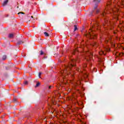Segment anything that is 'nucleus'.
<instances>
[{"mask_svg":"<svg viewBox=\"0 0 124 124\" xmlns=\"http://www.w3.org/2000/svg\"><path fill=\"white\" fill-rule=\"evenodd\" d=\"M111 4V2L107 3V6L105 10L102 13L101 16L102 17H105V15L106 14H109V13H111L112 15H113V17L116 20H119V15L120 14V6L118 5L115 6L113 9H111L109 10V5Z\"/></svg>","mask_w":124,"mask_h":124,"instance_id":"f257e3e1","label":"nucleus"},{"mask_svg":"<svg viewBox=\"0 0 124 124\" xmlns=\"http://www.w3.org/2000/svg\"><path fill=\"white\" fill-rule=\"evenodd\" d=\"M71 62L72 63L71 64L70 66L65 67V70H62L61 72V74L62 78L63 79V81H64V79L66 78V76H67L68 74H71V76H72V77L74 76V73L71 71V67L75 66V62H78V59H71Z\"/></svg>","mask_w":124,"mask_h":124,"instance_id":"f03ea898","label":"nucleus"},{"mask_svg":"<svg viewBox=\"0 0 124 124\" xmlns=\"http://www.w3.org/2000/svg\"><path fill=\"white\" fill-rule=\"evenodd\" d=\"M85 36H86V37H90L91 39H95L96 37H97V35L94 33L93 31L90 29L89 31V34H86Z\"/></svg>","mask_w":124,"mask_h":124,"instance_id":"7ed1b4c3","label":"nucleus"},{"mask_svg":"<svg viewBox=\"0 0 124 124\" xmlns=\"http://www.w3.org/2000/svg\"><path fill=\"white\" fill-rule=\"evenodd\" d=\"M68 83H70L74 87H77L78 85H80L81 84V82L80 81H75L74 80H67V83L68 84Z\"/></svg>","mask_w":124,"mask_h":124,"instance_id":"20e7f679","label":"nucleus"},{"mask_svg":"<svg viewBox=\"0 0 124 124\" xmlns=\"http://www.w3.org/2000/svg\"><path fill=\"white\" fill-rule=\"evenodd\" d=\"M86 54L87 55V57H86V60L87 61V62H90V61H92V58H93V53L88 51L86 52Z\"/></svg>","mask_w":124,"mask_h":124,"instance_id":"39448f33","label":"nucleus"},{"mask_svg":"<svg viewBox=\"0 0 124 124\" xmlns=\"http://www.w3.org/2000/svg\"><path fill=\"white\" fill-rule=\"evenodd\" d=\"M86 67H87V64H84L82 65V67H80V68H77L76 70H77V71H79V72H81L82 73H83V71L85 70V68H86Z\"/></svg>","mask_w":124,"mask_h":124,"instance_id":"423d86ee","label":"nucleus"},{"mask_svg":"<svg viewBox=\"0 0 124 124\" xmlns=\"http://www.w3.org/2000/svg\"><path fill=\"white\" fill-rule=\"evenodd\" d=\"M114 38L112 37V36L109 35L108 36V39L106 40V43H108V42H109V43L113 44L114 43Z\"/></svg>","mask_w":124,"mask_h":124,"instance_id":"0eeeda50","label":"nucleus"},{"mask_svg":"<svg viewBox=\"0 0 124 124\" xmlns=\"http://www.w3.org/2000/svg\"><path fill=\"white\" fill-rule=\"evenodd\" d=\"M105 22L106 25H107L108 26H109V27H111V28H110V30H113V25L111 21L105 20Z\"/></svg>","mask_w":124,"mask_h":124,"instance_id":"6e6552de","label":"nucleus"},{"mask_svg":"<svg viewBox=\"0 0 124 124\" xmlns=\"http://www.w3.org/2000/svg\"><path fill=\"white\" fill-rule=\"evenodd\" d=\"M99 55H106V52L101 50V51L99 52Z\"/></svg>","mask_w":124,"mask_h":124,"instance_id":"1a4fd4ad","label":"nucleus"},{"mask_svg":"<svg viewBox=\"0 0 124 124\" xmlns=\"http://www.w3.org/2000/svg\"><path fill=\"white\" fill-rule=\"evenodd\" d=\"M8 2V0H5L2 4L3 6H4L5 5H6L7 4V3Z\"/></svg>","mask_w":124,"mask_h":124,"instance_id":"9d476101","label":"nucleus"},{"mask_svg":"<svg viewBox=\"0 0 124 124\" xmlns=\"http://www.w3.org/2000/svg\"><path fill=\"white\" fill-rule=\"evenodd\" d=\"M51 104L53 105H55L56 104H55V99L53 98L51 100Z\"/></svg>","mask_w":124,"mask_h":124,"instance_id":"9b49d317","label":"nucleus"},{"mask_svg":"<svg viewBox=\"0 0 124 124\" xmlns=\"http://www.w3.org/2000/svg\"><path fill=\"white\" fill-rule=\"evenodd\" d=\"M121 7L122 8L124 7V1L122 0V2L121 3Z\"/></svg>","mask_w":124,"mask_h":124,"instance_id":"f8f14e48","label":"nucleus"},{"mask_svg":"<svg viewBox=\"0 0 124 124\" xmlns=\"http://www.w3.org/2000/svg\"><path fill=\"white\" fill-rule=\"evenodd\" d=\"M123 23H124V21H120V25H119V28H121L122 27V24H123Z\"/></svg>","mask_w":124,"mask_h":124,"instance_id":"ddd939ff","label":"nucleus"},{"mask_svg":"<svg viewBox=\"0 0 124 124\" xmlns=\"http://www.w3.org/2000/svg\"><path fill=\"white\" fill-rule=\"evenodd\" d=\"M40 85V82H38L36 84L35 87L36 88L37 87H39Z\"/></svg>","mask_w":124,"mask_h":124,"instance_id":"4468645a","label":"nucleus"},{"mask_svg":"<svg viewBox=\"0 0 124 124\" xmlns=\"http://www.w3.org/2000/svg\"><path fill=\"white\" fill-rule=\"evenodd\" d=\"M78 52V49L76 48L73 52V55H75V52Z\"/></svg>","mask_w":124,"mask_h":124,"instance_id":"2eb2a0df","label":"nucleus"},{"mask_svg":"<svg viewBox=\"0 0 124 124\" xmlns=\"http://www.w3.org/2000/svg\"><path fill=\"white\" fill-rule=\"evenodd\" d=\"M13 36H14L13 34H10L9 35V38H12L13 37Z\"/></svg>","mask_w":124,"mask_h":124,"instance_id":"dca6fc26","label":"nucleus"},{"mask_svg":"<svg viewBox=\"0 0 124 124\" xmlns=\"http://www.w3.org/2000/svg\"><path fill=\"white\" fill-rule=\"evenodd\" d=\"M78 30L77 25H74V31Z\"/></svg>","mask_w":124,"mask_h":124,"instance_id":"f3484780","label":"nucleus"},{"mask_svg":"<svg viewBox=\"0 0 124 124\" xmlns=\"http://www.w3.org/2000/svg\"><path fill=\"white\" fill-rule=\"evenodd\" d=\"M44 34H45V36H49V34L48 33H47L46 32H45Z\"/></svg>","mask_w":124,"mask_h":124,"instance_id":"a211bd4d","label":"nucleus"},{"mask_svg":"<svg viewBox=\"0 0 124 124\" xmlns=\"http://www.w3.org/2000/svg\"><path fill=\"white\" fill-rule=\"evenodd\" d=\"M2 60H3V61L6 60V55H4L2 57Z\"/></svg>","mask_w":124,"mask_h":124,"instance_id":"6ab92c4d","label":"nucleus"},{"mask_svg":"<svg viewBox=\"0 0 124 124\" xmlns=\"http://www.w3.org/2000/svg\"><path fill=\"white\" fill-rule=\"evenodd\" d=\"M100 0H94V1H95V2H100Z\"/></svg>","mask_w":124,"mask_h":124,"instance_id":"aec40b11","label":"nucleus"},{"mask_svg":"<svg viewBox=\"0 0 124 124\" xmlns=\"http://www.w3.org/2000/svg\"><path fill=\"white\" fill-rule=\"evenodd\" d=\"M40 55H44V52H43V51L41 50Z\"/></svg>","mask_w":124,"mask_h":124,"instance_id":"412c9836","label":"nucleus"},{"mask_svg":"<svg viewBox=\"0 0 124 124\" xmlns=\"http://www.w3.org/2000/svg\"><path fill=\"white\" fill-rule=\"evenodd\" d=\"M105 51H110V48H108V49H107V48H105Z\"/></svg>","mask_w":124,"mask_h":124,"instance_id":"4be33fe9","label":"nucleus"},{"mask_svg":"<svg viewBox=\"0 0 124 124\" xmlns=\"http://www.w3.org/2000/svg\"><path fill=\"white\" fill-rule=\"evenodd\" d=\"M28 81H24V85H28Z\"/></svg>","mask_w":124,"mask_h":124,"instance_id":"5701e85b","label":"nucleus"},{"mask_svg":"<svg viewBox=\"0 0 124 124\" xmlns=\"http://www.w3.org/2000/svg\"><path fill=\"white\" fill-rule=\"evenodd\" d=\"M68 109H71V106H67Z\"/></svg>","mask_w":124,"mask_h":124,"instance_id":"b1692460","label":"nucleus"},{"mask_svg":"<svg viewBox=\"0 0 124 124\" xmlns=\"http://www.w3.org/2000/svg\"><path fill=\"white\" fill-rule=\"evenodd\" d=\"M41 74H42L41 73V72H40V73H39V78H41L40 76H41Z\"/></svg>","mask_w":124,"mask_h":124,"instance_id":"393cba45","label":"nucleus"},{"mask_svg":"<svg viewBox=\"0 0 124 124\" xmlns=\"http://www.w3.org/2000/svg\"><path fill=\"white\" fill-rule=\"evenodd\" d=\"M99 12V10L98 9H96V13H98Z\"/></svg>","mask_w":124,"mask_h":124,"instance_id":"a878e982","label":"nucleus"},{"mask_svg":"<svg viewBox=\"0 0 124 124\" xmlns=\"http://www.w3.org/2000/svg\"><path fill=\"white\" fill-rule=\"evenodd\" d=\"M92 46H96V43H94V45H92Z\"/></svg>","mask_w":124,"mask_h":124,"instance_id":"bb28decb","label":"nucleus"},{"mask_svg":"<svg viewBox=\"0 0 124 124\" xmlns=\"http://www.w3.org/2000/svg\"><path fill=\"white\" fill-rule=\"evenodd\" d=\"M18 14H24V13L23 12H19Z\"/></svg>","mask_w":124,"mask_h":124,"instance_id":"cd10ccee","label":"nucleus"},{"mask_svg":"<svg viewBox=\"0 0 124 124\" xmlns=\"http://www.w3.org/2000/svg\"><path fill=\"white\" fill-rule=\"evenodd\" d=\"M113 32L114 34H116V33H117V31H114Z\"/></svg>","mask_w":124,"mask_h":124,"instance_id":"c85d7f7f","label":"nucleus"},{"mask_svg":"<svg viewBox=\"0 0 124 124\" xmlns=\"http://www.w3.org/2000/svg\"><path fill=\"white\" fill-rule=\"evenodd\" d=\"M85 76H86V78H87L88 77V74H85Z\"/></svg>","mask_w":124,"mask_h":124,"instance_id":"c756f323","label":"nucleus"},{"mask_svg":"<svg viewBox=\"0 0 124 124\" xmlns=\"http://www.w3.org/2000/svg\"><path fill=\"white\" fill-rule=\"evenodd\" d=\"M48 106H49V107H51V104H48Z\"/></svg>","mask_w":124,"mask_h":124,"instance_id":"7c9ffc66","label":"nucleus"},{"mask_svg":"<svg viewBox=\"0 0 124 124\" xmlns=\"http://www.w3.org/2000/svg\"><path fill=\"white\" fill-rule=\"evenodd\" d=\"M51 87L52 86H49L48 89H51Z\"/></svg>","mask_w":124,"mask_h":124,"instance_id":"2f4dec72","label":"nucleus"},{"mask_svg":"<svg viewBox=\"0 0 124 124\" xmlns=\"http://www.w3.org/2000/svg\"><path fill=\"white\" fill-rule=\"evenodd\" d=\"M18 43V44H21V43L20 42H19Z\"/></svg>","mask_w":124,"mask_h":124,"instance_id":"473e14b6","label":"nucleus"},{"mask_svg":"<svg viewBox=\"0 0 124 124\" xmlns=\"http://www.w3.org/2000/svg\"><path fill=\"white\" fill-rule=\"evenodd\" d=\"M97 7V6H96V7L95 8V9H96Z\"/></svg>","mask_w":124,"mask_h":124,"instance_id":"72a5a7b5","label":"nucleus"},{"mask_svg":"<svg viewBox=\"0 0 124 124\" xmlns=\"http://www.w3.org/2000/svg\"><path fill=\"white\" fill-rule=\"evenodd\" d=\"M31 18H33V16H31Z\"/></svg>","mask_w":124,"mask_h":124,"instance_id":"f704fd0d","label":"nucleus"},{"mask_svg":"<svg viewBox=\"0 0 124 124\" xmlns=\"http://www.w3.org/2000/svg\"><path fill=\"white\" fill-rule=\"evenodd\" d=\"M19 8V7L18 6H17V8Z\"/></svg>","mask_w":124,"mask_h":124,"instance_id":"c9c22d12","label":"nucleus"}]
</instances>
